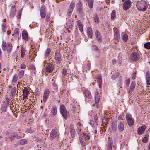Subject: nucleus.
<instances>
[{"mask_svg": "<svg viewBox=\"0 0 150 150\" xmlns=\"http://www.w3.org/2000/svg\"><path fill=\"white\" fill-rule=\"evenodd\" d=\"M94 119L95 120V122L96 124L98 122V117L97 115L95 116Z\"/></svg>", "mask_w": 150, "mask_h": 150, "instance_id": "obj_59", "label": "nucleus"}, {"mask_svg": "<svg viewBox=\"0 0 150 150\" xmlns=\"http://www.w3.org/2000/svg\"><path fill=\"white\" fill-rule=\"evenodd\" d=\"M50 14H47L46 16V20L48 22L50 20Z\"/></svg>", "mask_w": 150, "mask_h": 150, "instance_id": "obj_56", "label": "nucleus"}, {"mask_svg": "<svg viewBox=\"0 0 150 150\" xmlns=\"http://www.w3.org/2000/svg\"><path fill=\"white\" fill-rule=\"evenodd\" d=\"M113 141L111 138H109L108 142V150H112Z\"/></svg>", "mask_w": 150, "mask_h": 150, "instance_id": "obj_13", "label": "nucleus"}, {"mask_svg": "<svg viewBox=\"0 0 150 150\" xmlns=\"http://www.w3.org/2000/svg\"><path fill=\"white\" fill-rule=\"evenodd\" d=\"M116 16V13L115 11H113L111 14V18L112 19H114Z\"/></svg>", "mask_w": 150, "mask_h": 150, "instance_id": "obj_44", "label": "nucleus"}, {"mask_svg": "<svg viewBox=\"0 0 150 150\" xmlns=\"http://www.w3.org/2000/svg\"><path fill=\"white\" fill-rule=\"evenodd\" d=\"M60 111L62 115L65 119L67 118L68 115L65 106L63 105H61L60 107Z\"/></svg>", "mask_w": 150, "mask_h": 150, "instance_id": "obj_6", "label": "nucleus"}, {"mask_svg": "<svg viewBox=\"0 0 150 150\" xmlns=\"http://www.w3.org/2000/svg\"><path fill=\"white\" fill-rule=\"evenodd\" d=\"M46 13V7L44 6H42L40 8V13Z\"/></svg>", "mask_w": 150, "mask_h": 150, "instance_id": "obj_39", "label": "nucleus"}, {"mask_svg": "<svg viewBox=\"0 0 150 150\" xmlns=\"http://www.w3.org/2000/svg\"><path fill=\"white\" fill-rule=\"evenodd\" d=\"M90 137L89 134L88 132H87V133L84 132V134H83V135H81L79 137V140L83 146H84L85 145L84 141H86V140L89 139Z\"/></svg>", "mask_w": 150, "mask_h": 150, "instance_id": "obj_2", "label": "nucleus"}, {"mask_svg": "<svg viewBox=\"0 0 150 150\" xmlns=\"http://www.w3.org/2000/svg\"><path fill=\"white\" fill-rule=\"evenodd\" d=\"M19 33V29L18 28H16L15 29L14 31V33L12 34V36H13L15 34H16V35H18Z\"/></svg>", "mask_w": 150, "mask_h": 150, "instance_id": "obj_45", "label": "nucleus"}, {"mask_svg": "<svg viewBox=\"0 0 150 150\" xmlns=\"http://www.w3.org/2000/svg\"><path fill=\"white\" fill-rule=\"evenodd\" d=\"M78 10L80 13H83V10L81 7H78Z\"/></svg>", "mask_w": 150, "mask_h": 150, "instance_id": "obj_61", "label": "nucleus"}, {"mask_svg": "<svg viewBox=\"0 0 150 150\" xmlns=\"http://www.w3.org/2000/svg\"><path fill=\"white\" fill-rule=\"evenodd\" d=\"M49 94V91L45 90L44 92L43 96V100L44 102L46 101Z\"/></svg>", "mask_w": 150, "mask_h": 150, "instance_id": "obj_15", "label": "nucleus"}, {"mask_svg": "<svg viewBox=\"0 0 150 150\" xmlns=\"http://www.w3.org/2000/svg\"><path fill=\"white\" fill-rule=\"evenodd\" d=\"M51 52V50L50 49H47L45 52V56L46 57H47L49 56V55L50 54Z\"/></svg>", "mask_w": 150, "mask_h": 150, "instance_id": "obj_41", "label": "nucleus"}, {"mask_svg": "<svg viewBox=\"0 0 150 150\" xmlns=\"http://www.w3.org/2000/svg\"><path fill=\"white\" fill-rule=\"evenodd\" d=\"M73 21L71 19L69 20V21L67 22V24L68 28L71 29H72L73 25Z\"/></svg>", "mask_w": 150, "mask_h": 150, "instance_id": "obj_29", "label": "nucleus"}, {"mask_svg": "<svg viewBox=\"0 0 150 150\" xmlns=\"http://www.w3.org/2000/svg\"><path fill=\"white\" fill-rule=\"evenodd\" d=\"M77 24L78 27H79L81 26H83V24L82 23L80 20H78L77 21Z\"/></svg>", "mask_w": 150, "mask_h": 150, "instance_id": "obj_51", "label": "nucleus"}, {"mask_svg": "<svg viewBox=\"0 0 150 150\" xmlns=\"http://www.w3.org/2000/svg\"><path fill=\"white\" fill-rule=\"evenodd\" d=\"M25 50L24 48L23 47L21 48V58H23L24 57L25 53Z\"/></svg>", "mask_w": 150, "mask_h": 150, "instance_id": "obj_36", "label": "nucleus"}, {"mask_svg": "<svg viewBox=\"0 0 150 150\" xmlns=\"http://www.w3.org/2000/svg\"><path fill=\"white\" fill-rule=\"evenodd\" d=\"M79 28L80 31L81 32H82L83 31V26H81L79 27Z\"/></svg>", "mask_w": 150, "mask_h": 150, "instance_id": "obj_60", "label": "nucleus"}, {"mask_svg": "<svg viewBox=\"0 0 150 150\" xmlns=\"http://www.w3.org/2000/svg\"><path fill=\"white\" fill-rule=\"evenodd\" d=\"M8 105V101L6 100L5 102H4L3 104L1 107V110L3 112H5L6 111Z\"/></svg>", "mask_w": 150, "mask_h": 150, "instance_id": "obj_12", "label": "nucleus"}, {"mask_svg": "<svg viewBox=\"0 0 150 150\" xmlns=\"http://www.w3.org/2000/svg\"><path fill=\"white\" fill-rule=\"evenodd\" d=\"M24 71L23 70H21L18 74L19 78L20 79H21L24 74Z\"/></svg>", "mask_w": 150, "mask_h": 150, "instance_id": "obj_31", "label": "nucleus"}, {"mask_svg": "<svg viewBox=\"0 0 150 150\" xmlns=\"http://www.w3.org/2000/svg\"><path fill=\"white\" fill-rule=\"evenodd\" d=\"M146 127V126L144 125L139 128L138 130V134L140 135L143 134Z\"/></svg>", "mask_w": 150, "mask_h": 150, "instance_id": "obj_19", "label": "nucleus"}, {"mask_svg": "<svg viewBox=\"0 0 150 150\" xmlns=\"http://www.w3.org/2000/svg\"><path fill=\"white\" fill-rule=\"evenodd\" d=\"M136 72L133 73L132 74V78H133V79H135V76H136Z\"/></svg>", "mask_w": 150, "mask_h": 150, "instance_id": "obj_62", "label": "nucleus"}, {"mask_svg": "<svg viewBox=\"0 0 150 150\" xmlns=\"http://www.w3.org/2000/svg\"><path fill=\"white\" fill-rule=\"evenodd\" d=\"M67 70L65 69H64L62 71V76L64 77L67 73Z\"/></svg>", "mask_w": 150, "mask_h": 150, "instance_id": "obj_50", "label": "nucleus"}, {"mask_svg": "<svg viewBox=\"0 0 150 150\" xmlns=\"http://www.w3.org/2000/svg\"><path fill=\"white\" fill-rule=\"evenodd\" d=\"M47 63L46 61H45L43 62L44 66L46 68V71L47 72H51L54 68V66L52 63Z\"/></svg>", "mask_w": 150, "mask_h": 150, "instance_id": "obj_3", "label": "nucleus"}, {"mask_svg": "<svg viewBox=\"0 0 150 150\" xmlns=\"http://www.w3.org/2000/svg\"><path fill=\"white\" fill-rule=\"evenodd\" d=\"M18 91L17 90L16 87H14L11 89L10 93V96L13 97L15 95H16Z\"/></svg>", "mask_w": 150, "mask_h": 150, "instance_id": "obj_25", "label": "nucleus"}, {"mask_svg": "<svg viewBox=\"0 0 150 150\" xmlns=\"http://www.w3.org/2000/svg\"><path fill=\"white\" fill-rule=\"evenodd\" d=\"M83 128L82 125L81 123L79 122H78L77 124V129L78 131L80 129H83Z\"/></svg>", "mask_w": 150, "mask_h": 150, "instance_id": "obj_34", "label": "nucleus"}, {"mask_svg": "<svg viewBox=\"0 0 150 150\" xmlns=\"http://www.w3.org/2000/svg\"><path fill=\"white\" fill-rule=\"evenodd\" d=\"M131 5V2L130 0L125 1L123 5V9L125 10L128 9Z\"/></svg>", "mask_w": 150, "mask_h": 150, "instance_id": "obj_8", "label": "nucleus"}, {"mask_svg": "<svg viewBox=\"0 0 150 150\" xmlns=\"http://www.w3.org/2000/svg\"><path fill=\"white\" fill-rule=\"evenodd\" d=\"M126 119L129 126H132L134 124V119L132 118L131 114H126Z\"/></svg>", "mask_w": 150, "mask_h": 150, "instance_id": "obj_4", "label": "nucleus"}, {"mask_svg": "<svg viewBox=\"0 0 150 150\" xmlns=\"http://www.w3.org/2000/svg\"><path fill=\"white\" fill-rule=\"evenodd\" d=\"M95 35L97 40L99 42L102 41L101 36L100 33L98 30L95 32Z\"/></svg>", "mask_w": 150, "mask_h": 150, "instance_id": "obj_20", "label": "nucleus"}, {"mask_svg": "<svg viewBox=\"0 0 150 150\" xmlns=\"http://www.w3.org/2000/svg\"><path fill=\"white\" fill-rule=\"evenodd\" d=\"M128 38V36L127 34H125L123 35L122 36V38L124 42H126Z\"/></svg>", "mask_w": 150, "mask_h": 150, "instance_id": "obj_40", "label": "nucleus"}, {"mask_svg": "<svg viewBox=\"0 0 150 150\" xmlns=\"http://www.w3.org/2000/svg\"><path fill=\"white\" fill-rule=\"evenodd\" d=\"M18 76L17 74L14 75L12 81V83H15L17 81Z\"/></svg>", "mask_w": 150, "mask_h": 150, "instance_id": "obj_37", "label": "nucleus"}, {"mask_svg": "<svg viewBox=\"0 0 150 150\" xmlns=\"http://www.w3.org/2000/svg\"><path fill=\"white\" fill-rule=\"evenodd\" d=\"M20 67H21V69H25L26 68V66H25V64L24 63L22 64L21 65Z\"/></svg>", "mask_w": 150, "mask_h": 150, "instance_id": "obj_58", "label": "nucleus"}, {"mask_svg": "<svg viewBox=\"0 0 150 150\" xmlns=\"http://www.w3.org/2000/svg\"><path fill=\"white\" fill-rule=\"evenodd\" d=\"M22 11V9H21L18 12L17 14V18L18 19H20L21 18V14Z\"/></svg>", "mask_w": 150, "mask_h": 150, "instance_id": "obj_49", "label": "nucleus"}, {"mask_svg": "<svg viewBox=\"0 0 150 150\" xmlns=\"http://www.w3.org/2000/svg\"><path fill=\"white\" fill-rule=\"evenodd\" d=\"M19 143L22 145L25 144L27 143V141L25 139H22L19 141Z\"/></svg>", "mask_w": 150, "mask_h": 150, "instance_id": "obj_38", "label": "nucleus"}, {"mask_svg": "<svg viewBox=\"0 0 150 150\" xmlns=\"http://www.w3.org/2000/svg\"><path fill=\"white\" fill-rule=\"evenodd\" d=\"M84 131V129L83 128V129H80L79 131L76 129V131L77 132L79 136V137L81 136V135H83V134H84V132H85Z\"/></svg>", "mask_w": 150, "mask_h": 150, "instance_id": "obj_35", "label": "nucleus"}, {"mask_svg": "<svg viewBox=\"0 0 150 150\" xmlns=\"http://www.w3.org/2000/svg\"><path fill=\"white\" fill-rule=\"evenodd\" d=\"M83 93L88 98L91 99L92 98V96L91 94L88 90L87 89H84L83 91Z\"/></svg>", "mask_w": 150, "mask_h": 150, "instance_id": "obj_14", "label": "nucleus"}, {"mask_svg": "<svg viewBox=\"0 0 150 150\" xmlns=\"http://www.w3.org/2000/svg\"><path fill=\"white\" fill-rule=\"evenodd\" d=\"M148 139V136L147 135H146L143 138L142 141L144 143H146L147 142Z\"/></svg>", "mask_w": 150, "mask_h": 150, "instance_id": "obj_46", "label": "nucleus"}, {"mask_svg": "<svg viewBox=\"0 0 150 150\" xmlns=\"http://www.w3.org/2000/svg\"><path fill=\"white\" fill-rule=\"evenodd\" d=\"M136 6L138 10L140 11H144L147 8L146 3L143 1H138L137 3Z\"/></svg>", "mask_w": 150, "mask_h": 150, "instance_id": "obj_1", "label": "nucleus"}, {"mask_svg": "<svg viewBox=\"0 0 150 150\" xmlns=\"http://www.w3.org/2000/svg\"><path fill=\"white\" fill-rule=\"evenodd\" d=\"M55 59L58 63H59L60 62L61 56L60 52L59 51L56 52L55 53Z\"/></svg>", "mask_w": 150, "mask_h": 150, "instance_id": "obj_11", "label": "nucleus"}, {"mask_svg": "<svg viewBox=\"0 0 150 150\" xmlns=\"http://www.w3.org/2000/svg\"><path fill=\"white\" fill-rule=\"evenodd\" d=\"M111 127L113 131H116L117 129V123L115 121H112L111 122Z\"/></svg>", "mask_w": 150, "mask_h": 150, "instance_id": "obj_23", "label": "nucleus"}, {"mask_svg": "<svg viewBox=\"0 0 150 150\" xmlns=\"http://www.w3.org/2000/svg\"><path fill=\"white\" fill-rule=\"evenodd\" d=\"M24 98H26L28 97V94L29 93L28 89L26 87H25L23 90Z\"/></svg>", "mask_w": 150, "mask_h": 150, "instance_id": "obj_26", "label": "nucleus"}, {"mask_svg": "<svg viewBox=\"0 0 150 150\" xmlns=\"http://www.w3.org/2000/svg\"><path fill=\"white\" fill-rule=\"evenodd\" d=\"M16 136V134H12L10 135V136L9 137V139L11 140V141L15 139Z\"/></svg>", "mask_w": 150, "mask_h": 150, "instance_id": "obj_43", "label": "nucleus"}, {"mask_svg": "<svg viewBox=\"0 0 150 150\" xmlns=\"http://www.w3.org/2000/svg\"><path fill=\"white\" fill-rule=\"evenodd\" d=\"M122 116L121 115H119L118 116V119L119 120H121L122 119Z\"/></svg>", "mask_w": 150, "mask_h": 150, "instance_id": "obj_63", "label": "nucleus"}, {"mask_svg": "<svg viewBox=\"0 0 150 150\" xmlns=\"http://www.w3.org/2000/svg\"><path fill=\"white\" fill-rule=\"evenodd\" d=\"M114 31V38L116 40H117L120 37V34L118 30L115 27L113 28Z\"/></svg>", "mask_w": 150, "mask_h": 150, "instance_id": "obj_10", "label": "nucleus"}, {"mask_svg": "<svg viewBox=\"0 0 150 150\" xmlns=\"http://www.w3.org/2000/svg\"><path fill=\"white\" fill-rule=\"evenodd\" d=\"M100 99V95L99 93L98 92L96 93L95 97V101L96 104H98Z\"/></svg>", "mask_w": 150, "mask_h": 150, "instance_id": "obj_24", "label": "nucleus"}, {"mask_svg": "<svg viewBox=\"0 0 150 150\" xmlns=\"http://www.w3.org/2000/svg\"><path fill=\"white\" fill-rule=\"evenodd\" d=\"M119 73L117 72L115 73L112 76L111 79L113 80H115L116 78L119 76Z\"/></svg>", "mask_w": 150, "mask_h": 150, "instance_id": "obj_42", "label": "nucleus"}, {"mask_svg": "<svg viewBox=\"0 0 150 150\" xmlns=\"http://www.w3.org/2000/svg\"><path fill=\"white\" fill-rule=\"evenodd\" d=\"M57 112V110L56 107L55 106L53 107L51 112L52 115L54 116H55L56 115Z\"/></svg>", "mask_w": 150, "mask_h": 150, "instance_id": "obj_30", "label": "nucleus"}, {"mask_svg": "<svg viewBox=\"0 0 150 150\" xmlns=\"http://www.w3.org/2000/svg\"><path fill=\"white\" fill-rule=\"evenodd\" d=\"M22 36L23 38L25 40H27L28 39V36L27 31L24 30L22 33Z\"/></svg>", "mask_w": 150, "mask_h": 150, "instance_id": "obj_28", "label": "nucleus"}, {"mask_svg": "<svg viewBox=\"0 0 150 150\" xmlns=\"http://www.w3.org/2000/svg\"><path fill=\"white\" fill-rule=\"evenodd\" d=\"M94 21L98 23L99 21V18L97 15H96L94 17Z\"/></svg>", "mask_w": 150, "mask_h": 150, "instance_id": "obj_52", "label": "nucleus"}, {"mask_svg": "<svg viewBox=\"0 0 150 150\" xmlns=\"http://www.w3.org/2000/svg\"><path fill=\"white\" fill-rule=\"evenodd\" d=\"M88 1V6L90 9H91L93 7V0H86Z\"/></svg>", "mask_w": 150, "mask_h": 150, "instance_id": "obj_32", "label": "nucleus"}, {"mask_svg": "<svg viewBox=\"0 0 150 150\" xmlns=\"http://www.w3.org/2000/svg\"><path fill=\"white\" fill-rule=\"evenodd\" d=\"M140 57V55L137 52L132 53L130 56L131 59L134 61H137L139 60Z\"/></svg>", "mask_w": 150, "mask_h": 150, "instance_id": "obj_7", "label": "nucleus"}, {"mask_svg": "<svg viewBox=\"0 0 150 150\" xmlns=\"http://www.w3.org/2000/svg\"><path fill=\"white\" fill-rule=\"evenodd\" d=\"M144 47L146 48L150 49V42L145 43L144 45Z\"/></svg>", "mask_w": 150, "mask_h": 150, "instance_id": "obj_48", "label": "nucleus"}, {"mask_svg": "<svg viewBox=\"0 0 150 150\" xmlns=\"http://www.w3.org/2000/svg\"><path fill=\"white\" fill-rule=\"evenodd\" d=\"M96 79L97 80V83L99 85L100 87L102 85V79L100 75H98L96 76Z\"/></svg>", "mask_w": 150, "mask_h": 150, "instance_id": "obj_21", "label": "nucleus"}, {"mask_svg": "<svg viewBox=\"0 0 150 150\" xmlns=\"http://www.w3.org/2000/svg\"><path fill=\"white\" fill-rule=\"evenodd\" d=\"M75 3L74 2L72 1L71 3L70 6L68 8L67 13V14L69 16H71L73 9L75 7Z\"/></svg>", "mask_w": 150, "mask_h": 150, "instance_id": "obj_9", "label": "nucleus"}, {"mask_svg": "<svg viewBox=\"0 0 150 150\" xmlns=\"http://www.w3.org/2000/svg\"><path fill=\"white\" fill-rule=\"evenodd\" d=\"M82 5V3L80 1H79L77 3V6L78 7H81Z\"/></svg>", "mask_w": 150, "mask_h": 150, "instance_id": "obj_57", "label": "nucleus"}, {"mask_svg": "<svg viewBox=\"0 0 150 150\" xmlns=\"http://www.w3.org/2000/svg\"><path fill=\"white\" fill-rule=\"evenodd\" d=\"M118 128L119 130L121 132H122L124 129V122H120L118 124Z\"/></svg>", "mask_w": 150, "mask_h": 150, "instance_id": "obj_16", "label": "nucleus"}, {"mask_svg": "<svg viewBox=\"0 0 150 150\" xmlns=\"http://www.w3.org/2000/svg\"><path fill=\"white\" fill-rule=\"evenodd\" d=\"M57 134V131L55 129H53L50 134V138L51 139H53L56 137Z\"/></svg>", "mask_w": 150, "mask_h": 150, "instance_id": "obj_17", "label": "nucleus"}, {"mask_svg": "<svg viewBox=\"0 0 150 150\" xmlns=\"http://www.w3.org/2000/svg\"><path fill=\"white\" fill-rule=\"evenodd\" d=\"M93 122H93V120H91L90 123L91 125H92V126H93V125L94 124Z\"/></svg>", "mask_w": 150, "mask_h": 150, "instance_id": "obj_64", "label": "nucleus"}, {"mask_svg": "<svg viewBox=\"0 0 150 150\" xmlns=\"http://www.w3.org/2000/svg\"><path fill=\"white\" fill-rule=\"evenodd\" d=\"M46 13H40L41 17L42 18H44L46 16Z\"/></svg>", "mask_w": 150, "mask_h": 150, "instance_id": "obj_53", "label": "nucleus"}, {"mask_svg": "<svg viewBox=\"0 0 150 150\" xmlns=\"http://www.w3.org/2000/svg\"><path fill=\"white\" fill-rule=\"evenodd\" d=\"M87 33L88 36L90 38H92L93 35V32L92 28L88 27L87 29Z\"/></svg>", "mask_w": 150, "mask_h": 150, "instance_id": "obj_22", "label": "nucleus"}, {"mask_svg": "<svg viewBox=\"0 0 150 150\" xmlns=\"http://www.w3.org/2000/svg\"><path fill=\"white\" fill-rule=\"evenodd\" d=\"M130 79H128L126 81L125 83L126 86H128L129 85L130 83Z\"/></svg>", "mask_w": 150, "mask_h": 150, "instance_id": "obj_54", "label": "nucleus"}, {"mask_svg": "<svg viewBox=\"0 0 150 150\" xmlns=\"http://www.w3.org/2000/svg\"><path fill=\"white\" fill-rule=\"evenodd\" d=\"M16 6H11L10 12V15L13 17L15 15L16 11Z\"/></svg>", "mask_w": 150, "mask_h": 150, "instance_id": "obj_18", "label": "nucleus"}, {"mask_svg": "<svg viewBox=\"0 0 150 150\" xmlns=\"http://www.w3.org/2000/svg\"><path fill=\"white\" fill-rule=\"evenodd\" d=\"M2 46L3 50H6L8 52H10L12 47V44L10 42H8L6 44V43H3Z\"/></svg>", "mask_w": 150, "mask_h": 150, "instance_id": "obj_5", "label": "nucleus"}, {"mask_svg": "<svg viewBox=\"0 0 150 150\" xmlns=\"http://www.w3.org/2000/svg\"><path fill=\"white\" fill-rule=\"evenodd\" d=\"M70 130L72 137H74L75 135V131L73 126H70Z\"/></svg>", "mask_w": 150, "mask_h": 150, "instance_id": "obj_27", "label": "nucleus"}, {"mask_svg": "<svg viewBox=\"0 0 150 150\" xmlns=\"http://www.w3.org/2000/svg\"><path fill=\"white\" fill-rule=\"evenodd\" d=\"M102 122L103 123L106 125V123H107V119L106 118H104L103 119H102Z\"/></svg>", "mask_w": 150, "mask_h": 150, "instance_id": "obj_55", "label": "nucleus"}, {"mask_svg": "<svg viewBox=\"0 0 150 150\" xmlns=\"http://www.w3.org/2000/svg\"><path fill=\"white\" fill-rule=\"evenodd\" d=\"M146 79L147 84L149 85H150V75L148 72L146 73Z\"/></svg>", "mask_w": 150, "mask_h": 150, "instance_id": "obj_33", "label": "nucleus"}, {"mask_svg": "<svg viewBox=\"0 0 150 150\" xmlns=\"http://www.w3.org/2000/svg\"><path fill=\"white\" fill-rule=\"evenodd\" d=\"M135 86V82L134 81H133L131 84L130 86V89H133Z\"/></svg>", "mask_w": 150, "mask_h": 150, "instance_id": "obj_47", "label": "nucleus"}]
</instances>
